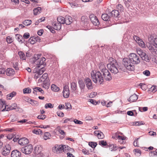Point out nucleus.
Wrapping results in <instances>:
<instances>
[{"label":"nucleus","mask_w":157,"mask_h":157,"mask_svg":"<svg viewBox=\"0 0 157 157\" xmlns=\"http://www.w3.org/2000/svg\"><path fill=\"white\" fill-rule=\"evenodd\" d=\"M148 42L146 46L152 54L157 56V37L150 36L148 38Z\"/></svg>","instance_id":"nucleus-1"},{"label":"nucleus","mask_w":157,"mask_h":157,"mask_svg":"<svg viewBox=\"0 0 157 157\" xmlns=\"http://www.w3.org/2000/svg\"><path fill=\"white\" fill-rule=\"evenodd\" d=\"M109 63L107 65L108 69L111 72L114 74L117 73L118 72V68L120 67L118 62L116 60L112 57L109 59Z\"/></svg>","instance_id":"nucleus-2"},{"label":"nucleus","mask_w":157,"mask_h":157,"mask_svg":"<svg viewBox=\"0 0 157 157\" xmlns=\"http://www.w3.org/2000/svg\"><path fill=\"white\" fill-rule=\"evenodd\" d=\"M102 74L99 71H92L91 75L93 82L95 83L99 82L100 84L102 83L104 81V77L102 76Z\"/></svg>","instance_id":"nucleus-3"},{"label":"nucleus","mask_w":157,"mask_h":157,"mask_svg":"<svg viewBox=\"0 0 157 157\" xmlns=\"http://www.w3.org/2000/svg\"><path fill=\"white\" fill-rule=\"evenodd\" d=\"M40 56L39 55H35L33 59V63H35L37 65L36 67H38V68L40 67L41 65L44 66L46 64V63L45 62L46 60L45 58L44 57H42L39 59Z\"/></svg>","instance_id":"nucleus-4"},{"label":"nucleus","mask_w":157,"mask_h":157,"mask_svg":"<svg viewBox=\"0 0 157 157\" xmlns=\"http://www.w3.org/2000/svg\"><path fill=\"white\" fill-rule=\"evenodd\" d=\"M123 63L126 69L132 71L134 70V65L131 63L129 58H124L123 59Z\"/></svg>","instance_id":"nucleus-5"},{"label":"nucleus","mask_w":157,"mask_h":157,"mask_svg":"<svg viewBox=\"0 0 157 157\" xmlns=\"http://www.w3.org/2000/svg\"><path fill=\"white\" fill-rule=\"evenodd\" d=\"M129 58L132 63L134 65H137L140 62L141 59L139 56L136 54L132 53L129 56Z\"/></svg>","instance_id":"nucleus-6"},{"label":"nucleus","mask_w":157,"mask_h":157,"mask_svg":"<svg viewBox=\"0 0 157 157\" xmlns=\"http://www.w3.org/2000/svg\"><path fill=\"white\" fill-rule=\"evenodd\" d=\"M20 151L25 154H29L33 150V146L31 144H28L20 148Z\"/></svg>","instance_id":"nucleus-7"},{"label":"nucleus","mask_w":157,"mask_h":157,"mask_svg":"<svg viewBox=\"0 0 157 157\" xmlns=\"http://www.w3.org/2000/svg\"><path fill=\"white\" fill-rule=\"evenodd\" d=\"M43 67L41 69L38 67H36L33 71V73L34 74V77L35 78L37 79L40 77L41 75L43 74L45 71Z\"/></svg>","instance_id":"nucleus-8"},{"label":"nucleus","mask_w":157,"mask_h":157,"mask_svg":"<svg viewBox=\"0 0 157 157\" xmlns=\"http://www.w3.org/2000/svg\"><path fill=\"white\" fill-rule=\"evenodd\" d=\"M39 82H43V86H48V83L49 82V79L48 78V75L47 73H45L40 77V79L38 80Z\"/></svg>","instance_id":"nucleus-9"},{"label":"nucleus","mask_w":157,"mask_h":157,"mask_svg":"<svg viewBox=\"0 0 157 157\" xmlns=\"http://www.w3.org/2000/svg\"><path fill=\"white\" fill-rule=\"evenodd\" d=\"M102 75L106 81H110L112 79V77L110 72L107 69L102 70Z\"/></svg>","instance_id":"nucleus-10"},{"label":"nucleus","mask_w":157,"mask_h":157,"mask_svg":"<svg viewBox=\"0 0 157 157\" xmlns=\"http://www.w3.org/2000/svg\"><path fill=\"white\" fill-rule=\"evenodd\" d=\"M90 19L93 24L98 26L99 24V22L97 17L94 14H92L89 16Z\"/></svg>","instance_id":"nucleus-11"},{"label":"nucleus","mask_w":157,"mask_h":157,"mask_svg":"<svg viewBox=\"0 0 157 157\" xmlns=\"http://www.w3.org/2000/svg\"><path fill=\"white\" fill-rule=\"evenodd\" d=\"M11 149L10 145L7 144L2 149V154L3 155L6 156L9 155Z\"/></svg>","instance_id":"nucleus-12"},{"label":"nucleus","mask_w":157,"mask_h":157,"mask_svg":"<svg viewBox=\"0 0 157 157\" xmlns=\"http://www.w3.org/2000/svg\"><path fill=\"white\" fill-rule=\"evenodd\" d=\"M63 97L66 98H68L70 95V90L69 86L67 85H65L63 87Z\"/></svg>","instance_id":"nucleus-13"},{"label":"nucleus","mask_w":157,"mask_h":157,"mask_svg":"<svg viewBox=\"0 0 157 157\" xmlns=\"http://www.w3.org/2000/svg\"><path fill=\"white\" fill-rule=\"evenodd\" d=\"M111 18V15H109V13L108 14H102L101 15V18L104 21H108V23L109 24H111V25H113L114 23H112L110 19Z\"/></svg>","instance_id":"nucleus-14"},{"label":"nucleus","mask_w":157,"mask_h":157,"mask_svg":"<svg viewBox=\"0 0 157 157\" xmlns=\"http://www.w3.org/2000/svg\"><path fill=\"white\" fill-rule=\"evenodd\" d=\"M63 147L62 145H56L55 147L52 148V151L55 153H59L62 151Z\"/></svg>","instance_id":"nucleus-15"},{"label":"nucleus","mask_w":157,"mask_h":157,"mask_svg":"<svg viewBox=\"0 0 157 157\" xmlns=\"http://www.w3.org/2000/svg\"><path fill=\"white\" fill-rule=\"evenodd\" d=\"M85 82L88 90H90L93 88L92 82L90 78H85Z\"/></svg>","instance_id":"nucleus-16"},{"label":"nucleus","mask_w":157,"mask_h":157,"mask_svg":"<svg viewBox=\"0 0 157 157\" xmlns=\"http://www.w3.org/2000/svg\"><path fill=\"white\" fill-rule=\"evenodd\" d=\"M18 144L21 146H25L28 144L29 142V140L26 138L24 137L21 138L18 140Z\"/></svg>","instance_id":"nucleus-17"},{"label":"nucleus","mask_w":157,"mask_h":157,"mask_svg":"<svg viewBox=\"0 0 157 157\" xmlns=\"http://www.w3.org/2000/svg\"><path fill=\"white\" fill-rule=\"evenodd\" d=\"M21 155V152L17 150L13 151L11 153V157H20Z\"/></svg>","instance_id":"nucleus-18"},{"label":"nucleus","mask_w":157,"mask_h":157,"mask_svg":"<svg viewBox=\"0 0 157 157\" xmlns=\"http://www.w3.org/2000/svg\"><path fill=\"white\" fill-rule=\"evenodd\" d=\"M95 135L98 136L99 139H102L104 137L103 133L100 131H95L94 132Z\"/></svg>","instance_id":"nucleus-19"},{"label":"nucleus","mask_w":157,"mask_h":157,"mask_svg":"<svg viewBox=\"0 0 157 157\" xmlns=\"http://www.w3.org/2000/svg\"><path fill=\"white\" fill-rule=\"evenodd\" d=\"M65 24L67 25H69L72 22L73 20L72 17L69 16H66L65 18Z\"/></svg>","instance_id":"nucleus-20"},{"label":"nucleus","mask_w":157,"mask_h":157,"mask_svg":"<svg viewBox=\"0 0 157 157\" xmlns=\"http://www.w3.org/2000/svg\"><path fill=\"white\" fill-rule=\"evenodd\" d=\"M52 25L54 29L55 30H59L61 29L62 25L59 23L54 22L52 23Z\"/></svg>","instance_id":"nucleus-21"},{"label":"nucleus","mask_w":157,"mask_h":157,"mask_svg":"<svg viewBox=\"0 0 157 157\" xmlns=\"http://www.w3.org/2000/svg\"><path fill=\"white\" fill-rule=\"evenodd\" d=\"M42 150V147L40 145H37L34 149V153L36 155L39 154Z\"/></svg>","instance_id":"nucleus-22"},{"label":"nucleus","mask_w":157,"mask_h":157,"mask_svg":"<svg viewBox=\"0 0 157 157\" xmlns=\"http://www.w3.org/2000/svg\"><path fill=\"white\" fill-rule=\"evenodd\" d=\"M109 15H111V17H113L115 18H117L118 17L119 15V12L118 10H113L109 13Z\"/></svg>","instance_id":"nucleus-23"},{"label":"nucleus","mask_w":157,"mask_h":157,"mask_svg":"<svg viewBox=\"0 0 157 157\" xmlns=\"http://www.w3.org/2000/svg\"><path fill=\"white\" fill-rule=\"evenodd\" d=\"M88 20V19L87 17L83 16L82 17L81 19V22L82 24L85 25H87Z\"/></svg>","instance_id":"nucleus-24"},{"label":"nucleus","mask_w":157,"mask_h":157,"mask_svg":"<svg viewBox=\"0 0 157 157\" xmlns=\"http://www.w3.org/2000/svg\"><path fill=\"white\" fill-rule=\"evenodd\" d=\"M39 38V37L38 36L36 37H31L28 40L29 43H30L32 44H34L36 43V41Z\"/></svg>","instance_id":"nucleus-25"},{"label":"nucleus","mask_w":157,"mask_h":157,"mask_svg":"<svg viewBox=\"0 0 157 157\" xmlns=\"http://www.w3.org/2000/svg\"><path fill=\"white\" fill-rule=\"evenodd\" d=\"M6 75L8 76H10L13 75L15 73V71L13 69L8 68L6 71Z\"/></svg>","instance_id":"nucleus-26"},{"label":"nucleus","mask_w":157,"mask_h":157,"mask_svg":"<svg viewBox=\"0 0 157 157\" xmlns=\"http://www.w3.org/2000/svg\"><path fill=\"white\" fill-rule=\"evenodd\" d=\"M138 98L137 95L136 94H133L131 95L129 99H128V101L130 102H133L136 101Z\"/></svg>","instance_id":"nucleus-27"},{"label":"nucleus","mask_w":157,"mask_h":157,"mask_svg":"<svg viewBox=\"0 0 157 157\" xmlns=\"http://www.w3.org/2000/svg\"><path fill=\"white\" fill-rule=\"evenodd\" d=\"M109 147V149L111 151H113L116 150L117 148L116 145L113 144H110L108 145L107 147Z\"/></svg>","instance_id":"nucleus-28"},{"label":"nucleus","mask_w":157,"mask_h":157,"mask_svg":"<svg viewBox=\"0 0 157 157\" xmlns=\"http://www.w3.org/2000/svg\"><path fill=\"white\" fill-rule=\"evenodd\" d=\"M112 138L114 139H118L119 140H124L125 138L124 137L121 136L117 134V133H116L114 134L113 135Z\"/></svg>","instance_id":"nucleus-29"},{"label":"nucleus","mask_w":157,"mask_h":157,"mask_svg":"<svg viewBox=\"0 0 157 157\" xmlns=\"http://www.w3.org/2000/svg\"><path fill=\"white\" fill-rule=\"evenodd\" d=\"M15 38L19 42H21V43L25 41L23 36L19 34H16L15 35Z\"/></svg>","instance_id":"nucleus-30"},{"label":"nucleus","mask_w":157,"mask_h":157,"mask_svg":"<svg viewBox=\"0 0 157 157\" xmlns=\"http://www.w3.org/2000/svg\"><path fill=\"white\" fill-rule=\"evenodd\" d=\"M136 52L138 55L139 56H140L142 58V56H144V55L146 53L145 52L143 51L140 48H137L136 49Z\"/></svg>","instance_id":"nucleus-31"},{"label":"nucleus","mask_w":157,"mask_h":157,"mask_svg":"<svg viewBox=\"0 0 157 157\" xmlns=\"http://www.w3.org/2000/svg\"><path fill=\"white\" fill-rule=\"evenodd\" d=\"M65 18L62 16L59 17L57 18L58 23L61 24V25L65 23Z\"/></svg>","instance_id":"nucleus-32"},{"label":"nucleus","mask_w":157,"mask_h":157,"mask_svg":"<svg viewBox=\"0 0 157 157\" xmlns=\"http://www.w3.org/2000/svg\"><path fill=\"white\" fill-rule=\"evenodd\" d=\"M41 9L40 7H38L36 8H35L33 10V13L34 15H37L40 13V11Z\"/></svg>","instance_id":"nucleus-33"},{"label":"nucleus","mask_w":157,"mask_h":157,"mask_svg":"<svg viewBox=\"0 0 157 157\" xmlns=\"http://www.w3.org/2000/svg\"><path fill=\"white\" fill-rule=\"evenodd\" d=\"M51 90L53 91L58 92L59 90V88L54 84H53L51 86Z\"/></svg>","instance_id":"nucleus-34"},{"label":"nucleus","mask_w":157,"mask_h":157,"mask_svg":"<svg viewBox=\"0 0 157 157\" xmlns=\"http://www.w3.org/2000/svg\"><path fill=\"white\" fill-rule=\"evenodd\" d=\"M2 102L3 105H5V108L3 109L2 111H5V110L9 111L10 110V106H9L8 105H6L5 101H2Z\"/></svg>","instance_id":"nucleus-35"},{"label":"nucleus","mask_w":157,"mask_h":157,"mask_svg":"<svg viewBox=\"0 0 157 157\" xmlns=\"http://www.w3.org/2000/svg\"><path fill=\"white\" fill-rule=\"evenodd\" d=\"M51 136V135L49 132H45L44 135V140H46L50 138Z\"/></svg>","instance_id":"nucleus-36"},{"label":"nucleus","mask_w":157,"mask_h":157,"mask_svg":"<svg viewBox=\"0 0 157 157\" xmlns=\"http://www.w3.org/2000/svg\"><path fill=\"white\" fill-rule=\"evenodd\" d=\"M18 54L21 59L22 60H25V56L24 52L20 51L18 52Z\"/></svg>","instance_id":"nucleus-37"},{"label":"nucleus","mask_w":157,"mask_h":157,"mask_svg":"<svg viewBox=\"0 0 157 157\" xmlns=\"http://www.w3.org/2000/svg\"><path fill=\"white\" fill-rule=\"evenodd\" d=\"M32 132L36 134H41L42 133V132L40 129H34Z\"/></svg>","instance_id":"nucleus-38"},{"label":"nucleus","mask_w":157,"mask_h":157,"mask_svg":"<svg viewBox=\"0 0 157 157\" xmlns=\"http://www.w3.org/2000/svg\"><path fill=\"white\" fill-rule=\"evenodd\" d=\"M78 83L80 88L81 89H84L85 86V85L83 81L82 80L79 81Z\"/></svg>","instance_id":"nucleus-39"},{"label":"nucleus","mask_w":157,"mask_h":157,"mask_svg":"<svg viewBox=\"0 0 157 157\" xmlns=\"http://www.w3.org/2000/svg\"><path fill=\"white\" fill-rule=\"evenodd\" d=\"M16 94V93L14 91H13L10 94H8L7 96V98L9 100H10L11 98H8V97H11V98L15 96Z\"/></svg>","instance_id":"nucleus-40"},{"label":"nucleus","mask_w":157,"mask_h":157,"mask_svg":"<svg viewBox=\"0 0 157 157\" xmlns=\"http://www.w3.org/2000/svg\"><path fill=\"white\" fill-rule=\"evenodd\" d=\"M71 88L73 91L76 90L77 87L76 84L75 82H73L71 84Z\"/></svg>","instance_id":"nucleus-41"},{"label":"nucleus","mask_w":157,"mask_h":157,"mask_svg":"<svg viewBox=\"0 0 157 157\" xmlns=\"http://www.w3.org/2000/svg\"><path fill=\"white\" fill-rule=\"evenodd\" d=\"M99 144L102 146H106V147H107L108 144H107L106 141L104 140H101L99 142Z\"/></svg>","instance_id":"nucleus-42"},{"label":"nucleus","mask_w":157,"mask_h":157,"mask_svg":"<svg viewBox=\"0 0 157 157\" xmlns=\"http://www.w3.org/2000/svg\"><path fill=\"white\" fill-rule=\"evenodd\" d=\"M31 20H25L23 22V24L26 26L29 25L31 23Z\"/></svg>","instance_id":"nucleus-43"},{"label":"nucleus","mask_w":157,"mask_h":157,"mask_svg":"<svg viewBox=\"0 0 157 157\" xmlns=\"http://www.w3.org/2000/svg\"><path fill=\"white\" fill-rule=\"evenodd\" d=\"M63 147V148H62V151H63L65 152L66 151H69L70 149H71V148L68 146L66 145H62Z\"/></svg>","instance_id":"nucleus-44"},{"label":"nucleus","mask_w":157,"mask_h":157,"mask_svg":"<svg viewBox=\"0 0 157 157\" xmlns=\"http://www.w3.org/2000/svg\"><path fill=\"white\" fill-rule=\"evenodd\" d=\"M142 59L147 62H149V59L147 55L145 53L144 56H142Z\"/></svg>","instance_id":"nucleus-45"},{"label":"nucleus","mask_w":157,"mask_h":157,"mask_svg":"<svg viewBox=\"0 0 157 157\" xmlns=\"http://www.w3.org/2000/svg\"><path fill=\"white\" fill-rule=\"evenodd\" d=\"M89 145L92 148H94L97 145V144L96 142H89Z\"/></svg>","instance_id":"nucleus-46"},{"label":"nucleus","mask_w":157,"mask_h":157,"mask_svg":"<svg viewBox=\"0 0 157 157\" xmlns=\"http://www.w3.org/2000/svg\"><path fill=\"white\" fill-rule=\"evenodd\" d=\"M24 94H29L31 92V89L29 88H25L23 90Z\"/></svg>","instance_id":"nucleus-47"},{"label":"nucleus","mask_w":157,"mask_h":157,"mask_svg":"<svg viewBox=\"0 0 157 157\" xmlns=\"http://www.w3.org/2000/svg\"><path fill=\"white\" fill-rule=\"evenodd\" d=\"M117 9H118V11H120V12L123 11L124 10V8L123 7V6L121 4H119L117 6Z\"/></svg>","instance_id":"nucleus-48"},{"label":"nucleus","mask_w":157,"mask_h":157,"mask_svg":"<svg viewBox=\"0 0 157 157\" xmlns=\"http://www.w3.org/2000/svg\"><path fill=\"white\" fill-rule=\"evenodd\" d=\"M54 107L53 105L51 103H48L45 104L44 107L46 109L48 108H53Z\"/></svg>","instance_id":"nucleus-49"},{"label":"nucleus","mask_w":157,"mask_h":157,"mask_svg":"<svg viewBox=\"0 0 157 157\" xmlns=\"http://www.w3.org/2000/svg\"><path fill=\"white\" fill-rule=\"evenodd\" d=\"M142 48L145 47V44L143 41L142 40H140V41H138L137 43Z\"/></svg>","instance_id":"nucleus-50"},{"label":"nucleus","mask_w":157,"mask_h":157,"mask_svg":"<svg viewBox=\"0 0 157 157\" xmlns=\"http://www.w3.org/2000/svg\"><path fill=\"white\" fill-rule=\"evenodd\" d=\"M99 68L100 70L101 71V73H102V70H104L105 69H106L105 67V65L104 64H103L102 63L100 64L99 65Z\"/></svg>","instance_id":"nucleus-51"},{"label":"nucleus","mask_w":157,"mask_h":157,"mask_svg":"<svg viewBox=\"0 0 157 157\" xmlns=\"http://www.w3.org/2000/svg\"><path fill=\"white\" fill-rule=\"evenodd\" d=\"M139 109L140 111L141 112L143 111L145 112L147 110L148 108L146 107H139Z\"/></svg>","instance_id":"nucleus-52"},{"label":"nucleus","mask_w":157,"mask_h":157,"mask_svg":"<svg viewBox=\"0 0 157 157\" xmlns=\"http://www.w3.org/2000/svg\"><path fill=\"white\" fill-rule=\"evenodd\" d=\"M29 103L31 104L33 106H35L38 105H39V102L33 100L32 103L29 101Z\"/></svg>","instance_id":"nucleus-53"},{"label":"nucleus","mask_w":157,"mask_h":157,"mask_svg":"<svg viewBox=\"0 0 157 157\" xmlns=\"http://www.w3.org/2000/svg\"><path fill=\"white\" fill-rule=\"evenodd\" d=\"M13 39L12 37H10L8 36L6 37V41L8 43H11L13 41Z\"/></svg>","instance_id":"nucleus-54"},{"label":"nucleus","mask_w":157,"mask_h":157,"mask_svg":"<svg viewBox=\"0 0 157 157\" xmlns=\"http://www.w3.org/2000/svg\"><path fill=\"white\" fill-rule=\"evenodd\" d=\"M143 74L144 75L148 76L150 75V72L148 70H146L143 72Z\"/></svg>","instance_id":"nucleus-55"},{"label":"nucleus","mask_w":157,"mask_h":157,"mask_svg":"<svg viewBox=\"0 0 157 157\" xmlns=\"http://www.w3.org/2000/svg\"><path fill=\"white\" fill-rule=\"evenodd\" d=\"M30 36L29 33H25L23 35V37L24 39H28Z\"/></svg>","instance_id":"nucleus-56"},{"label":"nucleus","mask_w":157,"mask_h":157,"mask_svg":"<svg viewBox=\"0 0 157 157\" xmlns=\"http://www.w3.org/2000/svg\"><path fill=\"white\" fill-rule=\"evenodd\" d=\"M133 39L137 43H138V41H140V40H141V39L137 36H133Z\"/></svg>","instance_id":"nucleus-57"},{"label":"nucleus","mask_w":157,"mask_h":157,"mask_svg":"<svg viewBox=\"0 0 157 157\" xmlns=\"http://www.w3.org/2000/svg\"><path fill=\"white\" fill-rule=\"evenodd\" d=\"M35 90H37V91H38L39 92H40L42 94H43L44 93V91L40 87H36L35 88Z\"/></svg>","instance_id":"nucleus-58"},{"label":"nucleus","mask_w":157,"mask_h":157,"mask_svg":"<svg viewBox=\"0 0 157 157\" xmlns=\"http://www.w3.org/2000/svg\"><path fill=\"white\" fill-rule=\"evenodd\" d=\"M149 155L150 156H154L157 155V152L155 151H151L149 152Z\"/></svg>","instance_id":"nucleus-59"},{"label":"nucleus","mask_w":157,"mask_h":157,"mask_svg":"<svg viewBox=\"0 0 157 157\" xmlns=\"http://www.w3.org/2000/svg\"><path fill=\"white\" fill-rule=\"evenodd\" d=\"M97 93L96 92H91L90 94L89 95L90 97V98H93L96 96Z\"/></svg>","instance_id":"nucleus-60"},{"label":"nucleus","mask_w":157,"mask_h":157,"mask_svg":"<svg viewBox=\"0 0 157 157\" xmlns=\"http://www.w3.org/2000/svg\"><path fill=\"white\" fill-rule=\"evenodd\" d=\"M17 106V104L15 103L11 105L10 106V110H12L14 109H15V107Z\"/></svg>","instance_id":"nucleus-61"},{"label":"nucleus","mask_w":157,"mask_h":157,"mask_svg":"<svg viewBox=\"0 0 157 157\" xmlns=\"http://www.w3.org/2000/svg\"><path fill=\"white\" fill-rule=\"evenodd\" d=\"M46 118V116L44 115H38L37 118L38 119L44 120Z\"/></svg>","instance_id":"nucleus-62"},{"label":"nucleus","mask_w":157,"mask_h":157,"mask_svg":"<svg viewBox=\"0 0 157 157\" xmlns=\"http://www.w3.org/2000/svg\"><path fill=\"white\" fill-rule=\"evenodd\" d=\"M74 122L76 124H82L83 123L82 121L77 120L76 119H75L74 120Z\"/></svg>","instance_id":"nucleus-63"},{"label":"nucleus","mask_w":157,"mask_h":157,"mask_svg":"<svg viewBox=\"0 0 157 157\" xmlns=\"http://www.w3.org/2000/svg\"><path fill=\"white\" fill-rule=\"evenodd\" d=\"M57 113L58 116L60 117H63L64 116V113L61 111L57 112Z\"/></svg>","instance_id":"nucleus-64"}]
</instances>
